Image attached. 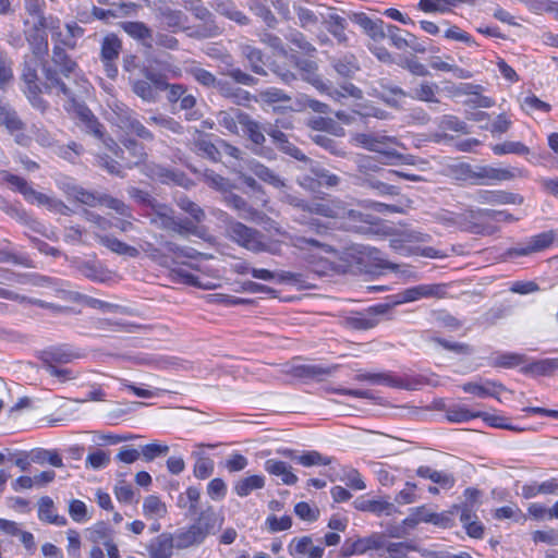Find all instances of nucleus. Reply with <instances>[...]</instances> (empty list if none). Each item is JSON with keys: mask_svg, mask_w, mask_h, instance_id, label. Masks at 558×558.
Returning a JSON list of instances; mask_svg holds the SVG:
<instances>
[{"mask_svg": "<svg viewBox=\"0 0 558 558\" xmlns=\"http://www.w3.org/2000/svg\"><path fill=\"white\" fill-rule=\"evenodd\" d=\"M265 478L262 475H251L239 480L234 485V492L240 497L248 496L253 490L262 489Z\"/></svg>", "mask_w": 558, "mask_h": 558, "instance_id": "40", "label": "nucleus"}, {"mask_svg": "<svg viewBox=\"0 0 558 558\" xmlns=\"http://www.w3.org/2000/svg\"><path fill=\"white\" fill-rule=\"evenodd\" d=\"M0 125L13 133L25 129L24 122L17 112L7 102L0 100Z\"/></svg>", "mask_w": 558, "mask_h": 558, "instance_id": "30", "label": "nucleus"}, {"mask_svg": "<svg viewBox=\"0 0 558 558\" xmlns=\"http://www.w3.org/2000/svg\"><path fill=\"white\" fill-rule=\"evenodd\" d=\"M122 49V43L114 34L107 35L101 43V60L114 61Z\"/></svg>", "mask_w": 558, "mask_h": 558, "instance_id": "42", "label": "nucleus"}, {"mask_svg": "<svg viewBox=\"0 0 558 558\" xmlns=\"http://www.w3.org/2000/svg\"><path fill=\"white\" fill-rule=\"evenodd\" d=\"M149 223L162 229L177 233L179 235L194 234L196 232V225L192 219L178 218L174 210L167 204L158 202L146 214Z\"/></svg>", "mask_w": 558, "mask_h": 558, "instance_id": "6", "label": "nucleus"}, {"mask_svg": "<svg viewBox=\"0 0 558 558\" xmlns=\"http://www.w3.org/2000/svg\"><path fill=\"white\" fill-rule=\"evenodd\" d=\"M112 9H101L98 7H93L92 14L101 21H107L110 17H123L131 14H134L138 8V5L134 2H120L118 5H111Z\"/></svg>", "mask_w": 558, "mask_h": 558, "instance_id": "23", "label": "nucleus"}, {"mask_svg": "<svg viewBox=\"0 0 558 558\" xmlns=\"http://www.w3.org/2000/svg\"><path fill=\"white\" fill-rule=\"evenodd\" d=\"M293 9L298 15L301 27L305 28L318 23L317 15L311 9L304 5V1L294 3Z\"/></svg>", "mask_w": 558, "mask_h": 558, "instance_id": "62", "label": "nucleus"}, {"mask_svg": "<svg viewBox=\"0 0 558 558\" xmlns=\"http://www.w3.org/2000/svg\"><path fill=\"white\" fill-rule=\"evenodd\" d=\"M526 356L519 353H504L492 362L494 367L512 368L526 362Z\"/></svg>", "mask_w": 558, "mask_h": 558, "instance_id": "56", "label": "nucleus"}, {"mask_svg": "<svg viewBox=\"0 0 558 558\" xmlns=\"http://www.w3.org/2000/svg\"><path fill=\"white\" fill-rule=\"evenodd\" d=\"M339 369L338 364L323 366L318 364H298L291 365L286 369V374L303 380H324Z\"/></svg>", "mask_w": 558, "mask_h": 558, "instance_id": "14", "label": "nucleus"}, {"mask_svg": "<svg viewBox=\"0 0 558 558\" xmlns=\"http://www.w3.org/2000/svg\"><path fill=\"white\" fill-rule=\"evenodd\" d=\"M317 215L326 218H343L345 216L344 206L340 201L335 199H313L307 201L304 214L298 219L302 225L308 226L315 230L318 235L327 231V227L316 218H307L305 214Z\"/></svg>", "mask_w": 558, "mask_h": 558, "instance_id": "7", "label": "nucleus"}, {"mask_svg": "<svg viewBox=\"0 0 558 558\" xmlns=\"http://www.w3.org/2000/svg\"><path fill=\"white\" fill-rule=\"evenodd\" d=\"M313 142L320 146L322 148L326 149L330 154L339 157L345 156V150L341 146V143L336 141L335 138L330 137L326 134H315L312 136Z\"/></svg>", "mask_w": 558, "mask_h": 558, "instance_id": "46", "label": "nucleus"}, {"mask_svg": "<svg viewBox=\"0 0 558 558\" xmlns=\"http://www.w3.org/2000/svg\"><path fill=\"white\" fill-rule=\"evenodd\" d=\"M481 201L488 204H518L521 205L524 201L523 196L515 193L497 191V192H483Z\"/></svg>", "mask_w": 558, "mask_h": 558, "instance_id": "36", "label": "nucleus"}, {"mask_svg": "<svg viewBox=\"0 0 558 558\" xmlns=\"http://www.w3.org/2000/svg\"><path fill=\"white\" fill-rule=\"evenodd\" d=\"M70 194L73 195V197L77 202L88 205L90 207H95L99 204H102L104 194H97V193L87 191L81 186H72Z\"/></svg>", "mask_w": 558, "mask_h": 558, "instance_id": "51", "label": "nucleus"}, {"mask_svg": "<svg viewBox=\"0 0 558 558\" xmlns=\"http://www.w3.org/2000/svg\"><path fill=\"white\" fill-rule=\"evenodd\" d=\"M353 506L360 511L372 512L376 515L381 513L390 514L393 510V505L388 501L366 499L359 497L354 500Z\"/></svg>", "mask_w": 558, "mask_h": 558, "instance_id": "34", "label": "nucleus"}, {"mask_svg": "<svg viewBox=\"0 0 558 558\" xmlns=\"http://www.w3.org/2000/svg\"><path fill=\"white\" fill-rule=\"evenodd\" d=\"M226 231L227 235L233 242L248 251L255 253L269 252L271 254H277V250L262 241L263 234L258 230L250 228L242 222L235 220L229 221Z\"/></svg>", "mask_w": 558, "mask_h": 558, "instance_id": "10", "label": "nucleus"}, {"mask_svg": "<svg viewBox=\"0 0 558 558\" xmlns=\"http://www.w3.org/2000/svg\"><path fill=\"white\" fill-rule=\"evenodd\" d=\"M140 252L142 251L148 258H150L156 264L168 267L169 266V256L162 248L157 247L155 244L150 242H143L140 245Z\"/></svg>", "mask_w": 558, "mask_h": 558, "instance_id": "49", "label": "nucleus"}, {"mask_svg": "<svg viewBox=\"0 0 558 558\" xmlns=\"http://www.w3.org/2000/svg\"><path fill=\"white\" fill-rule=\"evenodd\" d=\"M172 534L165 532L153 538L147 545L149 558H172L175 548Z\"/></svg>", "mask_w": 558, "mask_h": 558, "instance_id": "21", "label": "nucleus"}, {"mask_svg": "<svg viewBox=\"0 0 558 558\" xmlns=\"http://www.w3.org/2000/svg\"><path fill=\"white\" fill-rule=\"evenodd\" d=\"M437 90L438 85L436 83L423 82L417 87L413 88L412 92L408 94V97L425 102H438L436 98Z\"/></svg>", "mask_w": 558, "mask_h": 558, "instance_id": "43", "label": "nucleus"}, {"mask_svg": "<svg viewBox=\"0 0 558 558\" xmlns=\"http://www.w3.org/2000/svg\"><path fill=\"white\" fill-rule=\"evenodd\" d=\"M438 126L444 131H453L462 134L470 133L469 125L464 121L460 120L458 117L452 114L442 116L439 120Z\"/></svg>", "mask_w": 558, "mask_h": 558, "instance_id": "52", "label": "nucleus"}, {"mask_svg": "<svg viewBox=\"0 0 558 558\" xmlns=\"http://www.w3.org/2000/svg\"><path fill=\"white\" fill-rule=\"evenodd\" d=\"M26 39L31 46L33 54L43 60L48 53V40L45 29H36L32 25V29L26 33Z\"/></svg>", "mask_w": 558, "mask_h": 558, "instance_id": "29", "label": "nucleus"}, {"mask_svg": "<svg viewBox=\"0 0 558 558\" xmlns=\"http://www.w3.org/2000/svg\"><path fill=\"white\" fill-rule=\"evenodd\" d=\"M96 238L101 245L118 255H124L132 258H137L140 256V250L137 247L131 246L117 238L102 234H96Z\"/></svg>", "mask_w": 558, "mask_h": 558, "instance_id": "26", "label": "nucleus"}, {"mask_svg": "<svg viewBox=\"0 0 558 558\" xmlns=\"http://www.w3.org/2000/svg\"><path fill=\"white\" fill-rule=\"evenodd\" d=\"M391 308L388 303H381L368 307L364 312H357L345 318V325L354 330H369L375 328L379 322V316L387 314Z\"/></svg>", "mask_w": 558, "mask_h": 558, "instance_id": "11", "label": "nucleus"}, {"mask_svg": "<svg viewBox=\"0 0 558 558\" xmlns=\"http://www.w3.org/2000/svg\"><path fill=\"white\" fill-rule=\"evenodd\" d=\"M241 53L248 63L251 71L257 75L266 76V61L263 51L251 45L241 46Z\"/></svg>", "mask_w": 558, "mask_h": 558, "instance_id": "25", "label": "nucleus"}, {"mask_svg": "<svg viewBox=\"0 0 558 558\" xmlns=\"http://www.w3.org/2000/svg\"><path fill=\"white\" fill-rule=\"evenodd\" d=\"M221 75L230 77L233 83L221 80L218 84L217 92L220 96H222L226 99H229L232 104L236 106H243L247 107L251 101H257V97L252 95L250 92L243 89L238 85L243 86H255L258 84L259 80L255 76H253L250 73L244 72L238 66H234L231 63L226 64L223 68H221L220 71Z\"/></svg>", "mask_w": 558, "mask_h": 558, "instance_id": "5", "label": "nucleus"}, {"mask_svg": "<svg viewBox=\"0 0 558 558\" xmlns=\"http://www.w3.org/2000/svg\"><path fill=\"white\" fill-rule=\"evenodd\" d=\"M400 302H413L422 298H435L442 299L446 296V284L433 283V284H418L411 287L401 292Z\"/></svg>", "mask_w": 558, "mask_h": 558, "instance_id": "19", "label": "nucleus"}, {"mask_svg": "<svg viewBox=\"0 0 558 558\" xmlns=\"http://www.w3.org/2000/svg\"><path fill=\"white\" fill-rule=\"evenodd\" d=\"M238 122L243 126L244 133L257 146H262L266 138L259 123L253 120L247 113L239 112Z\"/></svg>", "mask_w": 558, "mask_h": 558, "instance_id": "28", "label": "nucleus"}, {"mask_svg": "<svg viewBox=\"0 0 558 558\" xmlns=\"http://www.w3.org/2000/svg\"><path fill=\"white\" fill-rule=\"evenodd\" d=\"M54 88L58 90V95H62L66 98L64 109L70 113H74L85 124L87 132L92 133L95 137L102 140L105 136L104 125L84 102H81L75 98L74 93L59 78L58 73L47 69L45 90L47 93H51Z\"/></svg>", "mask_w": 558, "mask_h": 558, "instance_id": "3", "label": "nucleus"}, {"mask_svg": "<svg viewBox=\"0 0 558 558\" xmlns=\"http://www.w3.org/2000/svg\"><path fill=\"white\" fill-rule=\"evenodd\" d=\"M141 72L155 89L166 90L168 88L169 83L163 73L155 71L151 66H143Z\"/></svg>", "mask_w": 558, "mask_h": 558, "instance_id": "63", "label": "nucleus"}, {"mask_svg": "<svg viewBox=\"0 0 558 558\" xmlns=\"http://www.w3.org/2000/svg\"><path fill=\"white\" fill-rule=\"evenodd\" d=\"M287 39L302 53L311 56L316 51L315 47L310 41H307L306 37L299 31H291L287 35Z\"/></svg>", "mask_w": 558, "mask_h": 558, "instance_id": "61", "label": "nucleus"}, {"mask_svg": "<svg viewBox=\"0 0 558 558\" xmlns=\"http://www.w3.org/2000/svg\"><path fill=\"white\" fill-rule=\"evenodd\" d=\"M265 470L271 475L281 477L286 485H294L298 482V476L291 472V468L283 461L269 459L265 462Z\"/></svg>", "mask_w": 558, "mask_h": 558, "instance_id": "31", "label": "nucleus"}, {"mask_svg": "<svg viewBox=\"0 0 558 558\" xmlns=\"http://www.w3.org/2000/svg\"><path fill=\"white\" fill-rule=\"evenodd\" d=\"M351 142L355 146L366 150L374 151L379 155L376 160L372 156H362L357 161V169L361 173L377 171L379 169L377 162L381 165H395L397 162L409 163V157L398 151V147L404 149V145L396 137L389 136L380 132L354 133Z\"/></svg>", "mask_w": 558, "mask_h": 558, "instance_id": "1", "label": "nucleus"}, {"mask_svg": "<svg viewBox=\"0 0 558 558\" xmlns=\"http://www.w3.org/2000/svg\"><path fill=\"white\" fill-rule=\"evenodd\" d=\"M555 240V232L553 230L542 232L533 235L525 244H519L515 247L507 250L506 255L508 257L514 256H526L532 253L541 252L551 245Z\"/></svg>", "mask_w": 558, "mask_h": 558, "instance_id": "15", "label": "nucleus"}, {"mask_svg": "<svg viewBox=\"0 0 558 558\" xmlns=\"http://www.w3.org/2000/svg\"><path fill=\"white\" fill-rule=\"evenodd\" d=\"M78 270L85 278L93 281L105 282L109 279V272L95 263L84 262L80 265Z\"/></svg>", "mask_w": 558, "mask_h": 558, "instance_id": "45", "label": "nucleus"}, {"mask_svg": "<svg viewBox=\"0 0 558 558\" xmlns=\"http://www.w3.org/2000/svg\"><path fill=\"white\" fill-rule=\"evenodd\" d=\"M327 31L337 39L341 45H348V36L345 34L347 21L338 14H329L323 20Z\"/></svg>", "mask_w": 558, "mask_h": 558, "instance_id": "33", "label": "nucleus"}, {"mask_svg": "<svg viewBox=\"0 0 558 558\" xmlns=\"http://www.w3.org/2000/svg\"><path fill=\"white\" fill-rule=\"evenodd\" d=\"M291 244L302 254L311 270L319 276H329L340 271L341 266L330 260L327 255L338 252L330 244L312 236L294 235Z\"/></svg>", "mask_w": 558, "mask_h": 558, "instance_id": "2", "label": "nucleus"}, {"mask_svg": "<svg viewBox=\"0 0 558 558\" xmlns=\"http://www.w3.org/2000/svg\"><path fill=\"white\" fill-rule=\"evenodd\" d=\"M330 64L337 74L344 78L352 77L360 70L357 60L353 54L331 58Z\"/></svg>", "mask_w": 558, "mask_h": 558, "instance_id": "32", "label": "nucleus"}, {"mask_svg": "<svg viewBox=\"0 0 558 558\" xmlns=\"http://www.w3.org/2000/svg\"><path fill=\"white\" fill-rule=\"evenodd\" d=\"M296 462L303 466L310 468L313 465H328L331 463V459L323 456L318 451L311 450L304 451L302 454L298 456Z\"/></svg>", "mask_w": 558, "mask_h": 558, "instance_id": "58", "label": "nucleus"}, {"mask_svg": "<svg viewBox=\"0 0 558 558\" xmlns=\"http://www.w3.org/2000/svg\"><path fill=\"white\" fill-rule=\"evenodd\" d=\"M193 150L201 157L208 158L213 161H219L221 157L220 149L206 136H199L193 143Z\"/></svg>", "mask_w": 558, "mask_h": 558, "instance_id": "39", "label": "nucleus"}, {"mask_svg": "<svg viewBox=\"0 0 558 558\" xmlns=\"http://www.w3.org/2000/svg\"><path fill=\"white\" fill-rule=\"evenodd\" d=\"M31 461L37 464L49 463L52 466H63L62 458L57 450L37 448L31 451Z\"/></svg>", "mask_w": 558, "mask_h": 558, "instance_id": "41", "label": "nucleus"}, {"mask_svg": "<svg viewBox=\"0 0 558 558\" xmlns=\"http://www.w3.org/2000/svg\"><path fill=\"white\" fill-rule=\"evenodd\" d=\"M250 169L259 180L275 187L284 186L283 180L274 170L269 169L263 163L258 161H251Z\"/></svg>", "mask_w": 558, "mask_h": 558, "instance_id": "37", "label": "nucleus"}, {"mask_svg": "<svg viewBox=\"0 0 558 558\" xmlns=\"http://www.w3.org/2000/svg\"><path fill=\"white\" fill-rule=\"evenodd\" d=\"M391 558H408L409 551H417L418 547L414 542L389 543L386 547Z\"/></svg>", "mask_w": 558, "mask_h": 558, "instance_id": "60", "label": "nucleus"}, {"mask_svg": "<svg viewBox=\"0 0 558 558\" xmlns=\"http://www.w3.org/2000/svg\"><path fill=\"white\" fill-rule=\"evenodd\" d=\"M374 95L392 108H400L401 101L408 97V93L402 88L385 82L379 83L378 87L374 89Z\"/></svg>", "mask_w": 558, "mask_h": 558, "instance_id": "22", "label": "nucleus"}, {"mask_svg": "<svg viewBox=\"0 0 558 558\" xmlns=\"http://www.w3.org/2000/svg\"><path fill=\"white\" fill-rule=\"evenodd\" d=\"M223 519H220L214 508L209 506L201 511L193 524L186 529H179L172 534V539L177 549H186L199 546L206 537L215 534L222 525Z\"/></svg>", "mask_w": 558, "mask_h": 558, "instance_id": "4", "label": "nucleus"}, {"mask_svg": "<svg viewBox=\"0 0 558 558\" xmlns=\"http://www.w3.org/2000/svg\"><path fill=\"white\" fill-rule=\"evenodd\" d=\"M133 93L147 102H155L158 94L147 80H130Z\"/></svg>", "mask_w": 558, "mask_h": 558, "instance_id": "44", "label": "nucleus"}, {"mask_svg": "<svg viewBox=\"0 0 558 558\" xmlns=\"http://www.w3.org/2000/svg\"><path fill=\"white\" fill-rule=\"evenodd\" d=\"M38 518L41 521H46L58 526H64L68 523L65 517L54 513V504L49 496H44L39 499Z\"/></svg>", "mask_w": 558, "mask_h": 558, "instance_id": "27", "label": "nucleus"}, {"mask_svg": "<svg viewBox=\"0 0 558 558\" xmlns=\"http://www.w3.org/2000/svg\"><path fill=\"white\" fill-rule=\"evenodd\" d=\"M26 12L33 17L34 28L36 29H59L60 21L53 16H45V0H24Z\"/></svg>", "mask_w": 558, "mask_h": 558, "instance_id": "17", "label": "nucleus"}, {"mask_svg": "<svg viewBox=\"0 0 558 558\" xmlns=\"http://www.w3.org/2000/svg\"><path fill=\"white\" fill-rule=\"evenodd\" d=\"M88 538L95 544L102 543L105 545L113 539V532L106 522L100 521L89 529Z\"/></svg>", "mask_w": 558, "mask_h": 558, "instance_id": "48", "label": "nucleus"}, {"mask_svg": "<svg viewBox=\"0 0 558 558\" xmlns=\"http://www.w3.org/2000/svg\"><path fill=\"white\" fill-rule=\"evenodd\" d=\"M143 511L146 515L163 517L167 508L159 497L150 495L144 499Z\"/></svg>", "mask_w": 558, "mask_h": 558, "instance_id": "64", "label": "nucleus"}, {"mask_svg": "<svg viewBox=\"0 0 558 558\" xmlns=\"http://www.w3.org/2000/svg\"><path fill=\"white\" fill-rule=\"evenodd\" d=\"M458 229L472 234L492 235L497 228L481 220L477 209H465L457 213Z\"/></svg>", "mask_w": 558, "mask_h": 558, "instance_id": "12", "label": "nucleus"}, {"mask_svg": "<svg viewBox=\"0 0 558 558\" xmlns=\"http://www.w3.org/2000/svg\"><path fill=\"white\" fill-rule=\"evenodd\" d=\"M359 549L361 555L373 549H380L385 546V535L381 533H372L366 537H357Z\"/></svg>", "mask_w": 558, "mask_h": 558, "instance_id": "55", "label": "nucleus"}, {"mask_svg": "<svg viewBox=\"0 0 558 558\" xmlns=\"http://www.w3.org/2000/svg\"><path fill=\"white\" fill-rule=\"evenodd\" d=\"M122 29L133 39L141 41L145 47H153V31L143 22H123Z\"/></svg>", "mask_w": 558, "mask_h": 558, "instance_id": "24", "label": "nucleus"}, {"mask_svg": "<svg viewBox=\"0 0 558 558\" xmlns=\"http://www.w3.org/2000/svg\"><path fill=\"white\" fill-rule=\"evenodd\" d=\"M464 174L474 180L476 184H485L488 181H507L514 178V174L508 169L494 168L490 166L472 167L465 165Z\"/></svg>", "mask_w": 558, "mask_h": 558, "instance_id": "13", "label": "nucleus"}, {"mask_svg": "<svg viewBox=\"0 0 558 558\" xmlns=\"http://www.w3.org/2000/svg\"><path fill=\"white\" fill-rule=\"evenodd\" d=\"M60 35H61V33L58 31L52 36L58 41V44H56L52 49L51 61H52L53 65H50V64H48V62L46 60H43L41 69H43V73H44L45 77H46L47 69L56 71L58 73L59 78L65 84V82L63 81V77L64 78H70L71 76L77 77L78 64L66 53L64 48L61 46V44H62L70 48H74L75 43H71L68 40H60L59 39ZM45 84H46V82L44 83V85Z\"/></svg>", "mask_w": 558, "mask_h": 558, "instance_id": "8", "label": "nucleus"}, {"mask_svg": "<svg viewBox=\"0 0 558 558\" xmlns=\"http://www.w3.org/2000/svg\"><path fill=\"white\" fill-rule=\"evenodd\" d=\"M113 113L116 124L125 132H129L137 121L135 113L128 107L117 106Z\"/></svg>", "mask_w": 558, "mask_h": 558, "instance_id": "47", "label": "nucleus"}, {"mask_svg": "<svg viewBox=\"0 0 558 558\" xmlns=\"http://www.w3.org/2000/svg\"><path fill=\"white\" fill-rule=\"evenodd\" d=\"M492 149L497 156L506 154L527 155L530 153V148L521 142H505L501 144H496L492 147Z\"/></svg>", "mask_w": 558, "mask_h": 558, "instance_id": "57", "label": "nucleus"}, {"mask_svg": "<svg viewBox=\"0 0 558 558\" xmlns=\"http://www.w3.org/2000/svg\"><path fill=\"white\" fill-rule=\"evenodd\" d=\"M350 19L360 25L364 32L375 41L383 40L385 38L386 24L383 20H372L365 13H352Z\"/></svg>", "mask_w": 558, "mask_h": 558, "instance_id": "20", "label": "nucleus"}, {"mask_svg": "<svg viewBox=\"0 0 558 558\" xmlns=\"http://www.w3.org/2000/svg\"><path fill=\"white\" fill-rule=\"evenodd\" d=\"M267 3L268 2H265V0H250L248 7L256 16L260 17L267 24V26L274 27L277 24V20Z\"/></svg>", "mask_w": 558, "mask_h": 558, "instance_id": "50", "label": "nucleus"}, {"mask_svg": "<svg viewBox=\"0 0 558 558\" xmlns=\"http://www.w3.org/2000/svg\"><path fill=\"white\" fill-rule=\"evenodd\" d=\"M446 417L452 423H463L477 417L476 412H471L463 405H452L446 410Z\"/></svg>", "mask_w": 558, "mask_h": 558, "instance_id": "59", "label": "nucleus"}, {"mask_svg": "<svg viewBox=\"0 0 558 558\" xmlns=\"http://www.w3.org/2000/svg\"><path fill=\"white\" fill-rule=\"evenodd\" d=\"M189 73L193 76V78L201 85L217 89L218 84L221 80H218L211 72L203 69V68H191Z\"/></svg>", "mask_w": 558, "mask_h": 558, "instance_id": "54", "label": "nucleus"}, {"mask_svg": "<svg viewBox=\"0 0 558 558\" xmlns=\"http://www.w3.org/2000/svg\"><path fill=\"white\" fill-rule=\"evenodd\" d=\"M84 354L69 344L49 347L40 352L39 359L45 364H68L83 357Z\"/></svg>", "mask_w": 558, "mask_h": 558, "instance_id": "18", "label": "nucleus"}, {"mask_svg": "<svg viewBox=\"0 0 558 558\" xmlns=\"http://www.w3.org/2000/svg\"><path fill=\"white\" fill-rule=\"evenodd\" d=\"M222 202L231 209L235 210L239 218L250 221H262L264 214L250 205L242 196L232 192L222 195Z\"/></svg>", "mask_w": 558, "mask_h": 558, "instance_id": "16", "label": "nucleus"}, {"mask_svg": "<svg viewBox=\"0 0 558 558\" xmlns=\"http://www.w3.org/2000/svg\"><path fill=\"white\" fill-rule=\"evenodd\" d=\"M298 66L303 72V78L312 84L317 90L320 93H326L333 99H338L339 97L351 96L353 98H361L362 90L353 85L352 83H347L341 85V89L343 93L332 89L331 85L325 82L317 73V64L311 60H300Z\"/></svg>", "mask_w": 558, "mask_h": 558, "instance_id": "9", "label": "nucleus"}, {"mask_svg": "<svg viewBox=\"0 0 558 558\" xmlns=\"http://www.w3.org/2000/svg\"><path fill=\"white\" fill-rule=\"evenodd\" d=\"M416 475L422 478H428L444 488H451L454 485V477L452 475L433 470L429 466H420L416 470Z\"/></svg>", "mask_w": 558, "mask_h": 558, "instance_id": "38", "label": "nucleus"}, {"mask_svg": "<svg viewBox=\"0 0 558 558\" xmlns=\"http://www.w3.org/2000/svg\"><path fill=\"white\" fill-rule=\"evenodd\" d=\"M21 77L25 84L24 90L41 87L37 74V62L25 61Z\"/></svg>", "mask_w": 558, "mask_h": 558, "instance_id": "53", "label": "nucleus"}, {"mask_svg": "<svg viewBox=\"0 0 558 558\" xmlns=\"http://www.w3.org/2000/svg\"><path fill=\"white\" fill-rule=\"evenodd\" d=\"M558 362L553 359L537 360L521 368L525 375L550 376L557 371Z\"/></svg>", "mask_w": 558, "mask_h": 558, "instance_id": "35", "label": "nucleus"}]
</instances>
